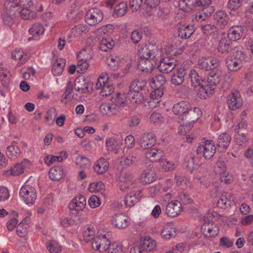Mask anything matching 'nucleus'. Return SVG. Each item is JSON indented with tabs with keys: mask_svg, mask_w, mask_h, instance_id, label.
Returning <instances> with one entry per match:
<instances>
[{
	"mask_svg": "<svg viewBox=\"0 0 253 253\" xmlns=\"http://www.w3.org/2000/svg\"><path fill=\"white\" fill-rule=\"evenodd\" d=\"M225 73L217 70L210 73L207 79L203 82L202 87L199 89L198 96L202 99H206L211 95L215 86L223 79Z\"/></svg>",
	"mask_w": 253,
	"mask_h": 253,
	"instance_id": "f257e3e1",
	"label": "nucleus"
},
{
	"mask_svg": "<svg viewBox=\"0 0 253 253\" xmlns=\"http://www.w3.org/2000/svg\"><path fill=\"white\" fill-rule=\"evenodd\" d=\"M91 247L94 250L104 253H122L123 252V247L121 244L115 242L111 245L110 241L104 235L95 237L92 241Z\"/></svg>",
	"mask_w": 253,
	"mask_h": 253,
	"instance_id": "f03ea898",
	"label": "nucleus"
},
{
	"mask_svg": "<svg viewBox=\"0 0 253 253\" xmlns=\"http://www.w3.org/2000/svg\"><path fill=\"white\" fill-rule=\"evenodd\" d=\"M140 59H159L161 51L159 50L155 44H148L142 45L138 49Z\"/></svg>",
	"mask_w": 253,
	"mask_h": 253,
	"instance_id": "7ed1b4c3",
	"label": "nucleus"
},
{
	"mask_svg": "<svg viewBox=\"0 0 253 253\" xmlns=\"http://www.w3.org/2000/svg\"><path fill=\"white\" fill-rule=\"evenodd\" d=\"M213 217L211 213H208L204 218V223L201 226V230L205 236L207 237H215L219 233L217 225L213 223Z\"/></svg>",
	"mask_w": 253,
	"mask_h": 253,
	"instance_id": "20e7f679",
	"label": "nucleus"
},
{
	"mask_svg": "<svg viewBox=\"0 0 253 253\" xmlns=\"http://www.w3.org/2000/svg\"><path fill=\"white\" fill-rule=\"evenodd\" d=\"M202 143L197 147V153L203 156L205 159H210L215 153L216 147L214 143L212 140L206 139L205 138L203 139Z\"/></svg>",
	"mask_w": 253,
	"mask_h": 253,
	"instance_id": "39448f33",
	"label": "nucleus"
},
{
	"mask_svg": "<svg viewBox=\"0 0 253 253\" xmlns=\"http://www.w3.org/2000/svg\"><path fill=\"white\" fill-rule=\"evenodd\" d=\"M19 197L26 204H33L37 199V192L35 188L28 184H24L20 188Z\"/></svg>",
	"mask_w": 253,
	"mask_h": 253,
	"instance_id": "423d86ee",
	"label": "nucleus"
},
{
	"mask_svg": "<svg viewBox=\"0 0 253 253\" xmlns=\"http://www.w3.org/2000/svg\"><path fill=\"white\" fill-rule=\"evenodd\" d=\"M108 26L102 27L97 31V35L100 40V49L105 52L111 49L114 45V42L112 39L106 38L108 33Z\"/></svg>",
	"mask_w": 253,
	"mask_h": 253,
	"instance_id": "0eeeda50",
	"label": "nucleus"
},
{
	"mask_svg": "<svg viewBox=\"0 0 253 253\" xmlns=\"http://www.w3.org/2000/svg\"><path fill=\"white\" fill-rule=\"evenodd\" d=\"M243 58V55L240 51L233 52L232 55L228 56L226 60L228 69L231 71H238L242 66Z\"/></svg>",
	"mask_w": 253,
	"mask_h": 253,
	"instance_id": "6e6552de",
	"label": "nucleus"
},
{
	"mask_svg": "<svg viewBox=\"0 0 253 253\" xmlns=\"http://www.w3.org/2000/svg\"><path fill=\"white\" fill-rule=\"evenodd\" d=\"M103 17L104 14L101 10L97 8H92L86 12L85 20L88 25L94 26L99 23Z\"/></svg>",
	"mask_w": 253,
	"mask_h": 253,
	"instance_id": "1a4fd4ad",
	"label": "nucleus"
},
{
	"mask_svg": "<svg viewBox=\"0 0 253 253\" xmlns=\"http://www.w3.org/2000/svg\"><path fill=\"white\" fill-rule=\"evenodd\" d=\"M136 183L133 179L132 175L129 173H122L120 177L119 186L121 190L127 191L129 189L136 187Z\"/></svg>",
	"mask_w": 253,
	"mask_h": 253,
	"instance_id": "9d476101",
	"label": "nucleus"
},
{
	"mask_svg": "<svg viewBox=\"0 0 253 253\" xmlns=\"http://www.w3.org/2000/svg\"><path fill=\"white\" fill-rule=\"evenodd\" d=\"M227 103L230 109L236 110L242 106L243 100L239 91H232L228 96Z\"/></svg>",
	"mask_w": 253,
	"mask_h": 253,
	"instance_id": "9b49d317",
	"label": "nucleus"
},
{
	"mask_svg": "<svg viewBox=\"0 0 253 253\" xmlns=\"http://www.w3.org/2000/svg\"><path fill=\"white\" fill-rule=\"evenodd\" d=\"M175 61L169 57L160 59L158 68L161 72L168 73L175 69Z\"/></svg>",
	"mask_w": 253,
	"mask_h": 253,
	"instance_id": "f8f14e48",
	"label": "nucleus"
},
{
	"mask_svg": "<svg viewBox=\"0 0 253 253\" xmlns=\"http://www.w3.org/2000/svg\"><path fill=\"white\" fill-rule=\"evenodd\" d=\"M156 139L154 134L152 132L144 133L140 138V145L143 149H149L154 146Z\"/></svg>",
	"mask_w": 253,
	"mask_h": 253,
	"instance_id": "ddd939ff",
	"label": "nucleus"
},
{
	"mask_svg": "<svg viewBox=\"0 0 253 253\" xmlns=\"http://www.w3.org/2000/svg\"><path fill=\"white\" fill-rule=\"evenodd\" d=\"M181 211V203L177 201H171L166 207L167 214L172 217L177 216Z\"/></svg>",
	"mask_w": 253,
	"mask_h": 253,
	"instance_id": "4468645a",
	"label": "nucleus"
},
{
	"mask_svg": "<svg viewBox=\"0 0 253 253\" xmlns=\"http://www.w3.org/2000/svg\"><path fill=\"white\" fill-rule=\"evenodd\" d=\"M243 31V27L242 26H232L229 28L227 32L228 39L232 41H237L242 37Z\"/></svg>",
	"mask_w": 253,
	"mask_h": 253,
	"instance_id": "2eb2a0df",
	"label": "nucleus"
},
{
	"mask_svg": "<svg viewBox=\"0 0 253 253\" xmlns=\"http://www.w3.org/2000/svg\"><path fill=\"white\" fill-rule=\"evenodd\" d=\"M130 191L126 196L125 203L126 206L132 207L137 202L141 197V190L139 189H130Z\"/></svg>",
	"mask_w": 253,
	"mask_h": 253,
	"instance_id": "dca6fc26",
	"label": "nucleus"
},
{
	"mask_svg": "<svg viewBox=\"0 0 253 253\" xmlns=\"http://www.w3.org/2000/svg\"><path fill=\"white\" fill-rule=\"evenodd\" d=\"M139 247L149 253L156 250L157 244L155 240L149 236H146L141 240Z\"/></svg>",
	"mask_w": 253,
	"mask_h": 253,
	"instance_id": "f3484780",
	"label": "nucleus"
},
{
	"mask_svg": "<svg viewBox=\"0 0 253 253\" xmlns=\"http://www.w3.org/2000/svg\"><path fill=\"white\" fill-rule=\"evenodd\" d=\"M86 206V200L83 196H79L74 198L69 203L71 210L80 211L84 210Z\"/></svg>",
	"mask_w": 253,
	"mask_h": 253,
	"instance_id": "a211bd4d",
	"label": "nucleus"
},
{
	"mask_svg": "<svg viewBox=\"0 0 253 253\" xmlns=\"http://www.w3.org/2000/svg\"><path fill=\"white\" fill-rule=\"evenodd\" d=\"M113 225L118 228H125L128 226L129 222L128 217L124 213L116 214L112 221Z\"/></svg>",
	"mask_w": 253,
	"mask_h": 253,
	"instance_id": "6ab92c4d",
	"label": "nucleus"
},
{
	"mask_svg": "<svg viewBox=\"0 0 253 253\" xmlns=\"http://www.w3.org/2000/svg\"><path fill=\"white\" fill-rule=\"evenodd\" d=\"M190 107V104L189 103L181 101L174 105L172 111L176 115L186 116Z\"/></svg>",
	"mask_w": 253,
	"mask_h": 253,
	"instance_id": "aec40b11",
	"label": "nucleus"
},
{
	"mask_svg": "<svg viewBox=\"0 0 253 253\" xmlns=\"http://www.w3.org/2000/svg\"><path fill=\"white\" fill-rule=\"evenodd\" d=\"M186 74V71L182 68L175 70L171 78V84L175 85L182 84L184 80Z\"/></svg>",
	"mask_w": 253,
	"mask_h": 253,
	"instance_id": "412c9836",
	"label": "nucleus"
},
{
	"mask_svg": "<svg viewBox=\"0 0 253 253\" xmlns=\"http://www.w3.org/2000/svg\"><path fill=\"white\" fill-rule=\"evenodd\" d=\"M156 61H158V59H140L139 68L144 72H151L156 66Z\"/></svg>",
	"mask_w": 253,
	"mask_h": 253,
	"instance_id": "4be33fe9",
	"label": "nucleus"
},
{
	"mask_svg": "<svg viewBox=\"0 0 253 253\" xmlns=\"http://www.w3.org/2000/svg\"><path fill=\"white\" fill-rule=\"evenodd\" d=\"M100 111L103 115H112L117 114L119 112L118 108L111 103H103L100 106Z\"/></svg>",
	"mask_w": 253,
	"mask_h": 253,
	"instance_id": "5701e85b",
	"label": "nucleus"
},
{
	"mask_svg": "<svg viewBox=\"0 0 253 253\" xmlns=\"http://www.w3.org/2000/svg\"><path fill=\"white\" fill-rule=\"evenodd\" d=\"M153 89L154 90L150 94V100L149 102V105L152 107H156V105L160 103L164 94L163 88Z\"/></svg>",
	"mask_w": 253,
	"mask_h": 253,
	"instance_id": "b1692460",
	"label": "nucleus"
},
{
	"mask_svg": "<svg viewBox=\"0 0 253 253\" xmlns=\"http://www.w3.org/2000/svg\"><path fill=\"white\" fill-rule=\"evenodd\" d=\"M21 150L16 141H13L7 147L6 154L7 156L11 159H15L19 157L21 154Z\"/></svg>",
	"mask_w": 253,
	"mask_h": 253,
	"instance_id": "393cba45",
	"label": "nucleus"
},
{
	"mask_svg": "<svg viewBox=\"0 0 253 253\" xmlns=\"http://www.w3.org/2000/svg\"><path fill=\"white\" fill-rule=\"evenodd\" d=\"M230 141V136L227 133L223 132L219 135L217 145L221 151H224L227 148Z\"/></svg>",
	"mask_w": 253,
	"mask_h": 253,
	"instance_id": "a878e982",
	"label": "nucleus"
},
{
	"mask_svg": "<svg viewBox=\"0 0 253 253\" xmlns=\"http://www.w3.org/2000/svg\"><path fill=\"white\" fill-rule=\"evenodd\" d=\"M74 88L82 93L88 91V83L84 77H80L75 80Z\"/></svg>",
	"mask_w": 253,
	"mask_h": 253,
	"instance_id": "bb28decb",
	"label": "nucleus"
},
{
	"mask_svg": "<svg viewBox=\"0 0 253 253\" xmlns=\"http://www.w3.org/2000/svg\"><path fill=\"white\" fill-rule=\"evenodd\" d=\"M109 166L108 161L104 158H101L95 163L93 168L95 172L98 174H102L108 170Z\"/></svg>",
	"mask_w": 253,
	"mask_h": 253,
	"instance_id": "cd10ccee",
	"label": "nucleus"
},
{
	"mask_svg": "<svg viewBox=\"0 0 253 253\" xmlns=\"http://www.w3.org/2000/svg\"><path fill=\"white\" fill-rule=\"evenodd\" d=\"M121 147L120 141L115 137L106 139V148L107 151L117 153Z\"/></svg>",
	"mask_w": 253,
	"mask_h": 253,
	"instance_id": "c85d7f7f",
	"label": "nucleus"
},
{
	"mask_svg": "<svg viewBox=\"0 0 253 253\" xmlns=\"http://www.w3.org/2000/svg\"><path fill=\"white\" fill-rule=\"evenodd\" d=\"M66 64L65 59L60 58L55 60L52 64V72L54 76H59L62 74Z\"/></svg>",
	"mask_w": 253,
	"mask_h": 253,
	"instance_id": "c756f323",
	"label": "nucleus"
},
{
	"mask_svg": "<svg viewBox=\"0 0 253 253\" xmlns=\"http://www.w3.org/2000/svg\"><path fill=\"white\" fill-rule=\"evenodd\" d=\"M195 30L192 25H183L178 30V36L183 39H187L191 37Z\"/></svg>",
	"mask_w": 253,
	"mask_h": 253,
	"instance_id": "7c9ffc66",
	"label": "nucleus"
},
{
	"mask_svg": "<svg viewBox=\"0 0 253 253\" xmlns=\"http://www.w3.org/2000/svg\"><path fill=\"white\" fill-rule=\"evenodd\" d=\"M155 172L151 170L144 171L140 175V180L144 184H150L156 179Z\"/></svg>",
	"mask_w": 253,
	"mask_h": 253,
	"instance_id": "2f4dec72",
	"label": "nucleus"
},
{
	"mask_svg": "<svg viewBox=\"0 0 253 253\" xmlns=\"http://www.w3.org/2000/svg\"><path fill=\"white\" fill-rule=\"evenodd\" d=\"M202 114V112L199 108L195 107L192 109L190 107L186 114V119L189 122H195L201 117Z\"/></svg>",
	"mask_w": 253,
	"mask_h": 253,
	"instance_id": "473e14b6",
	"label": "nucleus"
},
{
	"mask_svg": "<svg viewBox=\"0 0 253 253\" xmlns=\"http://www.w3.org/2000/svg\"><path fill=\"white\" fill-rule=\"evenodd\" d=\"M85 50L81 51L78 54V61L77 65V72L82 73L85 71L89 67V63L87 61V59H84L83 56H84Z\"/></svg>",
	"mask_w": 253,
	"mask_h": 253,
	"instance_id": "72a5a7b5",
	"label": "nucleus"
},
{
	"mask_svg": "<svg viewBox=\"0 0 253 253\" xmlns=\"http://www.w3.org/2000/svg\"><path fill=\"white\" fill-rule=\"evenodd\" d=\"M163 155L164 152L162 150L153 148L145 153V157L150 161L155 162L158 160L160 161Z\"/></svg>",
	"mask_w": 253,
	"mask_h": 253,
	"instance_id": "f704fd0d",
	"label": "nucleus"
},
{
	"mask_svg": "<svg viewBox=\"0 0 253 253\" xmlns=\"http://www.w3.org/2000/svg\"><path fill=\"white\" fill-rule=\"evenodd\" d=\"M178 6L180 9L188 12L197 6L196 0H179Z\"/></svg>",
	"mask_w": 253,
	"mask_h": 253,
	"instance_id": "c9c22d12",
	"label": "nucleus"
},
{
	"mask_svg": "<svg viewBox=\"0 0 253 253\" xmlns=\"http://www.w3.org/2000/svg\"><path fill=\"white\" fill-rule=\"evenodd\" d=\"M176 235V229L171 225L167 224L164 226L161 231L162 237L167 240L174 237Z\"/></svg>",
	"mask_w": 253,
	"mask_h": 253,
	"instance_id": "e433bc0d",
	"label": "nucleus"
},
{
	"mask_svg": "<svg viewBox=\"0 0 253 253\" xmlns=\"http://www.w3.org/2000/svg\"><path fill=\"white\" fill-rule=\"evenodd\" d=\"M165 82L166 79L162 75L156 76L149 80V84L152 88H163L162 85Z\"/></svg>",
	"mask_w": 253,
	"mask_h": 253,
	"instance_id": "4c0bfd02",
	"label": "nucleus"
},
{
	"mask_svg": "<svg viewBox=\"0 0 253 253\" xmlns=\"http://www.w3.org/2000/svg\"><path fill=\"white\" fill-rule=\"evenodd\" d=\"M191 85L194 87H202L203 82L205 80H202L198 73L195 70H191L189 75Z\"/></svg>",
	"mask_w": 253,
	"mask_h": 253,
	"instance_id": "58836bf2",
	"label": "nucleus"
},
{
	"mask_svg": "<svg viewBox=\"0 0 253 253\" xmlns=\"http://www.w3.org/2000/svg\"><path fill=\"white\" fill-rule=\"evenodd\" d=\"M48 174L52 180H59L63 176V170L61 167L55 166L50 169Z\"/></svg>",
	"mask_w": 253,
	"mask_h": 253,
	"instance_id": "ea45409f",
	"label": "nucleus"
},
{
	"mask_svg": "<svg viewBox=\"0 0 253 253\" xmlns=\"http://www.w3.org/2000/svg\"><path fill=\"white\" fill-rule=\"evenodd\" d=\"M214 19L223 28L227 24L228 17L226 13L223 10L217 11L214 15Z\"/></svg>",
	"mask_w": 253,
	"mask_h": 253,
	"instance_id": "a19ab883",
	"label": "nucleus"
},
{
	"mask_svg": "<svg viewBox=\"0 0 253 253\" xmlns=\"http://www.w3.org/2000/svg\"><path fill=\"white\" fill-rule=\"evenodd\" d=\"M88 189L91 193L97 192L104 194L105 185L101 181L93 182L89 184Z\"/></svg>",
	"mask_w": 253,
	"mask_h": 253,
	"instance_id": "79ce46f5",
	"label": "nucleus"
},
{
	"mask_svg": "<svg viewBox=\"0 0 253 253\" xmlns=\"http://www.w3.org/2000/svg\"><path fill=\"white\" fill-rule=\"evenodd\" d=\"M162 2L161 5L159 6L158 10L155 14L160 18H166L169 13L170 5L169 3Z\"/></svg>",
	"mask_w": 253,
	"mask_h": 253,
	"instance_id": "37998d69",
	"label": "nucleus"
},
{
	"mask_svg": "<svg viewBox=\"0 0 253 253\" xmlns=\"http://www.w3.org/2000/svg\"><path fill=\"white\" fill-rule=\"evenodd\" d=\"M128 97L132 103L140 104L144 100V96L140 91H129Z\"/></svg>",
	"mask_w": 253,
	"mask_h": 253,
	"instance_id": "c03bdc74",
	"label": "nucleus"
},
{
	"mask_svg": "<svg viewBox=\"0 0 253 253\" xmlns=\"http://www.w3.org/2000/svg\"><path fill=\"white\" fill-rule=\"evenodd\" d=\"M44 30L43 25L38 23L33 24L29 29V31L31 35L34 37H38L43 34Z\"/></svg>",
	"mask_w": 253,
	"mask_h": 253,
	"instance_id": "a18cd8bd",
	"label": "nucleus"
},
{
	"mask_svg": "<svg viewBox=\"0 0 253 253\" xmlns=\"http://www.w3.org/2000/svg\"><path fill=\"white\" fill-rule=\"evenodd\" d=\"M10 74L8 70L0 66V80L3 86H7L10 82Z\"/></svg>",
	"mask_w": 253,
	"mask_h": 253,
	"instance_id": "49530a36",
	"label": "nucleus"
},
{
	"mask_svg": "<svg viewBox=\"0 0 253 253\" xmlns=\"http://www.w3.org/2000/svg\"><path fill=\"white\" fill-rule=\"evenodd\" d=\"M146 84V81L143 79L135 80L130 85L129 91H140L145 86Z\"/></svg>",
	"mask_w": 253,
	"mask_h": 253,
	"instance_id": "de8ad7c7",
	"label": "nucleus"
},
{
	"mask_svg": "<svg viewBox=\"0 0 253 253\" xmlns=\"http://www.w3.org/2000/svg\"><path fill=\"white\" fill-rule=\"evenodd\" d=\"M12 57L15 60H19L20 65L24 63L27 60V55L22 50L16 49L12 52Z\"/></svg>",
	"mask_w": 253,
	"mask_h": 253,
	"instance_id": "09e8293b",
	"label": "nucleus"
},
{
	"mask_svg": "<svg viewBox=\"0 0 253 253\" xmlns=\"http://www.w3.org/2000/svg\"><path fill=\"white\" fill-rule=\"evenodd\" d=\"M126 96L125 94L117 93L112 97L111 102L119 108L125 103Z\"/></svg>",
	"mask_w": 253,
	"mask_h": 253,
	"instance_id": "8fccbe9b",
	"label": "nucleus"
},
{
	"mask_svg": "<svg viewBox=\"0 0 253 253\" xmlns=\"http://www.w3.org/2000/svg\"><path fill=\"white\" fill-rule=\"evenodd\" d=\"M159 163L162 169L166 171L171 170L175 167V164L173 162L166 159H160Z\"/></svg>",
	"mask_w": 253,
	"mask_h": 253,
	"instance_id": "3c124183",
	"label": "nucleus"
},
{
	"mask_svg": "<svg viewBox=\"0 0 253 253\" xmlns=\"http://www.w3.org/2000/svg\"><path fill=\"white\" fill-rule=\"evenodd\" d=\"M95 230L93 227L91 226H88L86 228L84 229L83 232L84 239L86 242H88L90 240H93L95 238Z\"/></svg>",
	"mask_w": 253,
	"mask_h": 253,
	"instance_id": "603ef678",
	"label": "nucleus"
},
{
	"mask_svg": "<svg viewBox=\"0 0 253 253\" xmlns=\"http://www.w3.org/2000/svg\"><path fill=\"white\" fill-rule=\"evenodd\" d=\"M120 58L113 55H110L107 58V63L112 70H115L121 65Z\"/></svg>",
	"mask_w": 253,
	"mask_h": 253,
	"instance_id": "864d4df0",
	"label": "nucleus"
},
{
	"mask_svg": "<svg viewBox=\"0 0 253 253\" xmlns=\"http://www.w3.org/2000/svg\"><path fill=\"white\" fill-rule=\"evenodd\" d=\"M46 248L50 253H60L62 250V247L55 241L47 242Z\"/></svg>",
	"mask_w": 253,
	"mask_h": 253,
	"instance_id": "5fc2aeb1",
	"label": "nucleus"
},
{
	"mask_svg": "<svg viewBox=\"0 0 253 253\" xmlns=\"http://www.w3.org/2000/svg\"><path fill=\"white\" fill-rule=\"evenodd\" d=\"M230 48L229 42L225 37L222 38L219 42L217 46V50L219 52L222 53L227 52Z\"/></svg>",
	"mask_w": 253,
	"mask_h": 253,
	"instance_id": "6e6d98bb",
	"label": "nucleus"
},
{
	"mask_svg": "<svg viewBox=\"0 0 253 253\" xmlns=\"http://www.w3.org/2000/svg\"><path fill=\"white\" fill-rule=\"evenodd\" d=\"M127 6L126 2H121L117 5L114 10V15L117 16H122L127 12Z\"/></svg>",
	"mask_w": 253,
	"mask_h": 253,
	"instance_id": "4d7b16f0",
	"label": "nucleus"
},
{
	"mask_svg": "<svg viewBox=\"0 0 253 253\" xmlns=\"http://www.w3.org/2000/svg\"><path fill=\"white\" fill-rule=\"evenodd\" d=\"M76 164L80 168L85 169L88 168L90 166L89 160L83 156H79L76 159Z\"/></svg>",
	"mask_w": 253,
	"mask_h": 253,
	"instance_id": "13d9d810",
	"label": "nucleus"
},
{
	"mask_svg": "<svg viewBox=\"0 0 253 253\" xmlns=\"http://www.w3.org/2000/svg\"><path fill=\"white\" fill-rule=\"evenodd\" d=\"M137 161V157L133 154H130L126 157L122 158L121 163L123 166H129Z\"/></svg>",
	"mask_w": 253,
	"mask_h": 253,
	"instance_id": "bf43d9fd",
	"label": "nucleus"
},
{
	"mask_svg": "<svg viewBox=\"0 0 253 253\" xmlns=\"http://www.w3.org/2000/svg\"><path fill=\"white\" fill-rule=\"evenodd\" d=\"M20 15L24 19H31L36 17V14L27 8H22L20 11Z\"/></svg>",
	"mask_w": 253,
	"mask_h": 253,
	"instance_id": "052dcab7",
	"label": "nucleus"
},
{
	"mask_svg": "<svg viewBox=\"0 0 253 253\" xmlns=\"http://www.w3.org/2000/svg\"><path fill=\"white\" fill-rule=\"evenodd\" d=\"M201 26L203 32L206 35H211L216 33L218 31L217 28L213 24H207Z\"/></svg>",
	"mask_w": 253,
	"mask_h": 253,
	"instance_id": "680f3d73",
	"label": "nucleus"
},
{
	"mask_svg": "<svg viewBox=\"0 0 253 253\" xmlns=\"http://www.w3.org/2000/svg\"><path fill=\"white\" fill-rule=\"evenodd\" d=\"M109 76L107 74H102L98 79L96 83V88L97 89H101L103 88V85L108 83Z\"/></svg>",
	"mask_w": 253,
	"mask_h": 253,
	"instance_id": "e2e57ef3",
	"label": "nucleus"
},
{
	"mask_svg": "<svg viewBox=\"0 0 253 253\" xmlns=\"http://www.w3.org/2000/svg\"><path fill=\"white\" fill-rule=\"evenodd\" d=\"M100 94L102 96H107L111 94L114 90L112 85L107 83L103 85V88L101 89Z\"/></svg>",
	"mask_w": 253,
	"mask_h": 253,
	"instance_id": "0e129e2a",
	"label": "nucleus"
},
{
	"mask_svg": "<svg viewBox=\"0 0 253 253\" xmlns=\"http://www.w3.org/2000/svg\"><path fill=\"white\" fill-rule=\"evenodd\" d=\"M197 164H196L195 158L194 157H190L188 158L185 163V166L187 169L192 172L196 168Z\"/></svg>",
	"mask_w": 253,
	"mask_h": 253,
	"instance_id": "69168bd1",
	"label": "nucleus"
},
{
	"mask_svg": "<svg viewBox=\"0 0 253 253\" xmlns=\"http://www.w3.org/2000/svg\"><path fill=\"white\" fill-rule=\"evenodd\" d=\"M226 166L224 161L218 160L214 166V171L216 173L221 174L224 173Z\"/></svg>",
	"mask_w": 253,
	"mask_h": 253,
	"instance_id": "338daca9",
	"label": "nucleus"
},
{
	"mask_svg": "<svg viewBox=\"0 0 253 253\" xmlns=\"http://www.w3.org/2000/svg\"><path fill=\"white\" fill-rule=\"evenodd\" d=\"M243 0H229L227 7L228 8L235 10L238 9L242 5Z\"/></svg>",
	"mask_w": 253,
	"mask_h": 253,
	"instance_id": "774afa93",
	"label": "nucleus"
}]
</instances>
